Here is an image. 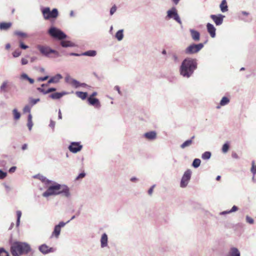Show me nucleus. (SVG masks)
I'll return each mask as SVG.
<instances>
[{
	"label": "nucleus",
	"instance_id": "nucleus-53",
	"mask_svg": "<svg viewBox=\"0 0 256 256\" xmlns=\"http://www.w3.org/2000/svg\"><path fill=\"white\" fill-rule=\"evenodd\" d=\"M48 78V76H46L42 78H38V81H44L46 80Z\"/></svg>",
	"mask_w": 256,
	"mask_h": 256
},
{
	"label": "nucleus",
	"instance_id": "nucleus-45",
	"mask_svg": "<svg viewBox=\"0 0 256 256\" xmlns=\"http://www.w3.org/2000/svg\"><path fill=\"white\" fill-rule=\"evenodd\" d=\"M40 100L39 98H36V99H31L30 100V104L33 106L35 104H36Z\"/></svg>",
	"mask_w": 256,
	"mask_h": 256
},
{
	"label": "nucleus",
	"instance_id": "nucleus-47",
	"mask_svg": "<svg viewBox=\"0 0 256 256\" xmlns=\"http://www.w3.org/2000/svg\"><path fill=\"white\" fill-rule=\"evenodd\" d=\"M86 176V174L84 172H82L80 173L76 178V180H78L82 178H84Z\"/></svg>",
	"mask_w": 256,
	"mask_h": 256
},
{
	"label": "nucleus",
	"instance_id": "nucleus-35",
	"mask_svg": "<svg viewBox=\"0 0 256 256\" xmlns=\"http://www.w3.org/2000/svg\"><path fill=\"white\" fill-rule=\"evenodd\" d=\"M211 156V153L209 152H206L202 154V158L204 160H208Z\"/></svg>",
	"mask_w": 256,
	"mask_h": 256
},
{
	"label": "nucleus",
	"instance_id": "nucleus-40",
	"mask_svg": "<svg viewBox=\"0 0 256 256\" xmlns=\"http://www.w3.org/2000/svg\"><path fill=\"white\" fill-rule=\"evenodd\" d=\"M238 208L236 206H234L232 209L230 211H225L222 212V214H229L234 212H236L238 210Z\"/></svg>",
	"mask_w": 256,
	"mask_h": 256
},
{
	"label": "nucleus",
	"instance_id": "nucleus-62",
	"mask_svg": "<svg viewBox=\"0 0 256 256\" xmlns=\"http://www.w3.org/2000/svg\"><path fill=\"white\" fill-rule=\"evenodd\" d=\"M5 188L7 190H10L11 189L10 187L7 185H5Z\"/></svg>",
	"mask_w": 256,
	"mask_h": 256
},
{
	"label": "nucleus",
	"instance_id": "nucleus-57",
	"mask_svg": "<svg viewBox=\"0 0 256 256\" xmlns=\"http://www.w3.org/2000/svg\"><path fill=\"white\" fill-rule=\"evenodd\" d=\"M232 156L234 158H238V156L236 152H234L232 153Z\"/></svg>",
	"mask_w": 256,
	"mask_h": 256
},
{
	"label": "nucleus",
	"instance_id": "nucleus-30",
	"mask_svg": "<svg viewBox=\"0 0 256 256\" xmlns=\"http://www.w3.org/2000/svg\"><path fill=\"white\" fill-rule=\"evenodd\" d=\"M32 116L31 114H29L28 120V126L30 130L32 129Z\"/></svg>",
	"mask_w": 256,
	"mask_h": 256
},
{
	"label": "nucleus",
	"instance_id": "nucleus-51",
	"mask_svg": "<svg viewBox=\"0 0 256 256\" xmlns=\"http://www.w3.org/2000/svg\"><path fill=\"white\" fill-rule=\"evenodd\" d=\"M21 62H22V65L26 64L28 63V60L24 58H22V59Z\"/></svg>",
	"mask_w": 256,
	"mask_h": 256
},
{
	"label": "nucleus",
	"instance_id": "nucleus-13",
	"mask_svg": "<svg viewBox=\"0 0 256 256\" xmlns=\"http://www.w3.org/2000/svg\"><path fill=\"white\" fill-rule=\"evenodd\" d=\"M88 101L90 105L93 106L96 108H99L100 106V101L98 98L90 96L88 98Z\"/></svg>",
	"mask_w": 256,
	"mask_h": 256
},
{
	"label": "nucleus",
	"instance_id": "nucleus-42",
	"mask_svg": "<svg viewBox=\"0 0 256 256\" xmlns=\"http://www.w3.org/2000/svg\"><path fill=\"white\" fill-rule=\"evenodd\" d=\"M7 176V174L6 172H4L2 170H0V179L2 180L4 178Z\"/></svg>",
	"mask_w": 256,
	"mask_h": 256
},
{
	"label": "nucleus",
	"instance_id": "nucleus-34",
	"mask_svg": "<svg viewBox=\"0 0 256 256\" xmlns=\"http://www.w3.org/2000/svg\"><path fill=\"white\" fill-rule=\"evenodd\" d=\"M14 118L16 120L20 119V113L16 109H14L12 111Z\"/></svg>",
	"mask_w": 256,
	"mask_h": 256
},
{
	"label": "nucleus",
	"instance_id": "nucleus-48",
	"mask_svg": "<svg viewBox=\"0 0 256 256\" xmlns=\"http://www.w3.org/2000/svg\"><path fill=\"white\" fill-rule=\"evenodd\" d=\"M174 19L178 22L179 24H182L181 20L178 14H175V16H174Z\"/></svg>",
	"mask_w": 256,
	"mask_h": 256
},
{
	"label": "nucleus",
	"instance_id": "nucleus-44",
	"mask_svg": "<svg viewBox=\"0 0 256 256\" xmlns=\"http://www.w3.org/2000/svg\"><path fill=\"white\" fill-rule=\"evenodd\" d=\"M20 47L24 50H26L28 48V46L25 45L21 40H20Z\"/></svg>",
	"mask_w": 256,
	"mask_h": 256
},
{
	"label": "nucleus",
	"instance_id": "nucleus-58",
	"mask_svg": "<svg viewBox=\"0 0 256 256\" xmlns=\"http://www.w3.org/2000/svg\"><path fill=\"white\" fill-rule=\"evenodd\" d=\"M58 118L59 119L62 118V114L60 110H59V112H58Z\"/></svg>",
	"mask_w": 256,
	"mask_h": 256
},
{
	"label": "nucleus",
	"instance_id": "nucleus-39",
	"mask_svg": "<svg viewBox=\"0 0 256 256\" xmlns=\"http://www.w3.org/2000/svg\"><path fill=\"white\" fill-rule=\"evenodd\" d=\"M14 34L18 36H19L20 37H21V38H26L27 37V35L26 34L21 32H19V31L15 32Z\"/></svg>",
	"mask_w": 256,
	"mask_h": 256
},
{
	"label": "nucleus",
	"instance_id": "nucleus-6",
	"mask_svg": "<svg viewBox=\"0 0 256 256\" xmlns=\"http://www.w3.org/2000/svg\"><path fill=\"white\" fill-rule=\"evenodd\" d=\"M204 47L202 43L198 44H192L188 46L185 52L187 54H192L199 52Z\"/></svg>",
	"mask_w": 256,
	"mask_h": 256
},
{
	"label": "nucleus",
	"instance_id": "nucleus-2",
	"mask_svg": "<svg viewBox=\"0 0 256 256\" xmlns=\"http://www.w3.org/2000/svg\"><path fill=\"white\" fill-rule=\"evenodd\" d=\"M196 68V62L194 59L188 58L182 62L180 68V73L182 76L189 78Z\"/></svg>",
	"mask_w": 256,
	"mask_h": 256
},
{
	"label": "nucleus",
	"instance_id": "nucleus-56",
	"mask_svg": "<svg viewBox=\"0 0 256 256\" xmlns=\"http://www.w3.org/2000/svg\"><path fill=\"white\" fill-rule=\"evenodd\" d=\"M16 168V166H12L11 168H10V169L9 170V172L10 173H12L15 172Z\"/></svg>",
	"mask_w": 256,
	"mask_h": 256
},
{
	"label": "nucleus",
	"instance_id": "nucleus-25",
	"mask_svg": "<svg viewBox=\"0 0 256 256\" xmlns=\"http://www.w3.org/2000/svg\"><path fill=\"white\" fill-rule=\"evenodd\" d=\"M76 96L82 100H84L88 96V94L86 92H76Z\"/></svg>",
	"mask_w": 256,
	"mask_h": 256
},
{
	"label": "nucleus",
	"instance_id": "nucleus-33",
	"mask_svg": "<svg viewBox=\"0 0 256 256\" xmlns=\"http://www.w3.org/2000/svg\"><path fill=\"white\" fill-rule=\"evenodd\" d=\"M200 162H201V161L200 159L195 158L193 161L192 165L194 168H196L200 166Z\"/></svg>",
	"mask_w": 256,
	"mask_h": 256
},
{
	"label": "nucleus",
	"instance_id": "nucleus-43",
	"mask_svg": "<svg viewBox=\"0 0 256 256\" xmlns=\"http://www.w3.org/2000/svg\"><path fill=\"white\" fill-rule=\"evenodd\" d=\"M30 110L31 107L28 105L26 106L23 110L24 112H30Z\"/></svg>",
	"mask_w": 256,
	"mask_h": 256
},
{
	"label": "nucleus",
	"instance_id": "nucleus-7",
	"mask_svg": "<svg viewBox=\"0 0 256 256\" xmlns=\"http://www.w3.org/2000/svg\"><path fill=\"white\" fill-rule=\"evenodd\" d=\"M191 177V171L190 170H186L180 182V186L182 188L186 187L188 181L190 180Z\"/></svg>",
	"mask_w": 256,
	"mask_h": 256
},
{
	"label": "nucleus",
	"instance_id": "nucleus-28",
	"mask_svg": "<svg viewBox=\"0 0 256 256\" xmlns=\"http://www.w3.org/2000/svg\"><path fill=\"white\" fill-rule=\"evenodd\" d=\"M123 30H119L116 34V37L118 40H121L123 38Z\"/></svg>",
	"mask_w": 256,
	"mask_h": 256
},
{
	"label": "nucleus",
	"instance_id": "nucleus-3",
	"mask_svg": "<svg viewBox=\"0 0 256 256\" xmlns=\"http://www.w3.org/2000/svg\"><path fill=\"white\" fill-rule=\"evenodd\" d=\"M62 194L66 196H70L69 188L64 185L56 184L50 186L48 190L43 193L42 196L44 197H48L52 195H57Z\"/></svg>",
	"mask_w": 256,
	"mask_h": 256
},
{
	"label": "nucleus",
	"instance_id": "nucleus-46",
	"mask_svg": "<svg viewBox=\"0 0 256 256\" xmlns=\"http://www.w3.org/2000/svg\"><path fill=\"white\" fill-rule=\"evenodd\" d=\"M116 7L115 5L114 6H112V8H110V15H112L116 12Z\"/></svg>",
	"mask_w": 256,
	"mask_h": 256
},
{
	"label": "nucleus",
	"instance_id": "nucleus-54",
	"mask_svg": "<svg viewBox=\"0 0 256 256\" xmlns=\"http://www.w3.org/2000/svg\"><path fill=\"white\" fill-rule=\"evenodd\" d=\"M154 187V186H153L149 189L148 193L150 195H152V194Z\"/></svg>",
	"mask_w": 256,
	"mask_h": 256
},
{
	"label": "nucleus",
	"instance_id": "nucleus-60",
	"mask_svg": "<svg viewBox=\"0 0 256 256\" xmlns=\"http://www.w3.org/2000/svg\"><path fill=\"white\" fill-rule=\"evenodd\" d=\"M172 58L175 62H176L178 60V57L176 54H174Z\"/></svg>",
	"mask_w": 256,
	"mask_h": 256
},
{
	"label": "nucleus",
	"instance_id": "nucleus-22",
	"mask_svg": "<svg viewBox=\"0 0 256 256\" xmlns=\"http://www.w3.org/2000/svg\"><path fill=\"white\" fill-rule=\"evenodd\" d=\"M194 138V136H192L190 140H187L185 141L181 146L180 147L182 148H184L186 146H188L192 144V139Z\"/></svg>",
	"mask_w": 256,
	"mask_h": 256
},
{
	"label": "nucleus",
	"instance_id": "nucleus-19",
	"mask_svg": "<svg viewBox=\"0 0 256 256\" xmlns=\"http://www.w3.org/2000/svg\"><path fill=\"white\" fill-rule=\"evenodd\" d=\"M220 10L222 12H224L228 10V6L226 0H222L220 6Z\"/></svg>",
	"mask_w": 256,
	"mask_h": 256
},
{
	"label": "nucleus",
	"instance_id": "nucleus-52",
	"mask_svg": "<svg viewBox=\"0 0 256 256\" xmlns=\"http://www.w3.org/2000/svg\"><path fill=\"white\" fill-rule=\"evenodd\" d=\"M49 126L50 128L54 129L55 126V122L53 120H50Z\"/></svg>",
	"mask_w": 256,
	"mask_h": 256
},
{
	"label": "nucleus",
	"instance_id": "nucleus-29",
	"mask_svg": "<svg viewBox=\"0 0 256 256\" xmlns=\"http://www.w3.org/2000/svg\"><path fill=\"white\" fill-rule=\"evenodd\" d=\"M230 102V100L226 96H224L222 98L220 102V105L222 106H225L227 104Z\"/></svg>",
	"mask_w": 256,
	"mask_h": 256
},
{
	"label": "nucleus",
	"instance_id": "nucleus-26",
	"mask_svg": "<svg viewBox=\"0 0 256 256\" xmlns=\"http://www.w3.org/2000/svg\"><path fill=\"white\" fill-rule=\"evenodd\" d=\"M20 78L22 80H28L31 84H32L34 82V80L32 78H29L28 76L26 74H22L20 76Z\"/></svg>",
	"mask_w": 256,
	"mask_h": 256
},
{
	"label": "nucleus",
	"instance_id": "nucleus-55",
	"mask_svg": "<svg viewBox=\"0 0 256 256\" xmlns=\"http://www.w3.org/2000/svg\"><path fill=\"white\" fill-rule=\"evenodd\" d=\"M56 90L55 88H50L48 90H46V92L50 93V92H54Z\"/></svg>",
	"mask_w": 256,
	"mask_h": 256
},
{
	"label": "nucleus",
	"instance_id": "nucleus-12",
	"mask_svg": "<svg viewBox=\"0 0 256 256\" xmlns=\"http://www.w3.org/2000/svg\"><path fill=\"white\" fill-rule=\"evenodd\" d=\"M38 249L40 252L44 254H46L50 252H53L55 250L54 248H50L46 244H43L40 246Z\"/></svg>",
	"mask_w": 256,
	"mask_h": 256
},
{
	"label": "nucleus",
	"instance_id": "nucleus-5",
	"mask_svg": "<svg viewBox=\"0 0 256 256\" xmlns=\"http://www.w3.org/2000/svg\"><path fill=\"white\" fill-rule=\"evenodd\" d=\"M48 33L53 38L58 40H63L66 38V35L62 31L54 27L51 28Z\"/></svg>",
	"mask_w": 256,
	"mask_h": 256
},
{
	"label": "nucleus",
	"instance_id": "nucleus-15",
	"mask_svg": "<svg viewBox=\"0 0 256 256\" xmlns=\"http://www.w3.org/2000/svg\"><path fill=\"white\" fill-rule=\"evenodd\" d=\"M190 32L192 36V38L194 41H198L200 38V32L194 30H190Z\"/></svg>",
	"mask_w": 256,
	"mask_h": 256
},
{
	"label": "nucleus",
	"instance_id": "nucleus-16",
	"mask_svg": "<svg viewBox=\"0 0 256 256\" xmlns=\"http://www.w3.org/2000/svg\"><path fill=\"white\" fill-rule=\"evenodd\" d=\"M146 138L150 140H154L156 137V133L154 131L148 132L144 134Z\"/></svg>",
	"mask_w": 256,
	"mask_h": 256
},
{
	"label": "nucleus",
	"instance_id": "nucleus-41",
	"mask_svg": "<svg viewBox=\"0 0 256 256\" xmlns=\"http://www.w3.org/2000/svg\"><path fill=\"white\" fill-rule=\"evenodd\" d=\"M21 53L22 52L20 50H16L13 52L12 56L14 58H17L21 54Z\"/></svg>",
	"mask_w": 256,
	"mask_h": 256
},
{
	"label": "nucleus",
	"instance_id": "nucleus-18",
	"mask_svg": "<svg viewBox=\"0 0 256 256\" xmlns=\"http://www.w3.org/2000/svg\"><path fill=\"white\" fill-rule=\"evenodd\" d=\"M101 246L102 248L105 247L108 244V236L106 234H104L100 240Z\"/></svg>",
	"mask_w": 256,
	"mask_h": 256
},
{
	"label": "nucleus",
	"instance_id": "nucleus-31",
	"mask_svg": "<svg viewBox=\"0 0 256 256\" xmlns=\"http://www.w3.org/2000/svg\"><path fill=\"white\" fill-rule=\"evenodd\" d=\"M175 14H177L176 10L175 8H173L168 12V16L170 18L174 17L175 16Z\"/></svg>",
	"mask_w": 256,
	"mask_h": 256
},
{
	"label": "nucleus",
	"instance_id": "nucleus-27",
	"mask_svg": "<svg viewBox=\"0 0 256 256\" xmlns=\"http://www.w3.org/2000/svg\"><path fill=\"white\" fill-rule=\"evenodd\" d=\"M63 94L60 92H55L51 94L49 96L52 99H59L62 97Z\"/></svg>",
	"mask_w": 256,
	"mask_h": 256
},
{
	"label": "nucleus",
	"instance_id": "nucleus-14",
	"mask_svg": "<svg viewBox=\"0 0 256 256\" xmlns=\"http://www.w3.org/2000/svg\"><path fill=\"white\" fill-rule=\"evenodd\" d=\"M206 28L208 32L210 34V36L212 38L216 36V29L214 26L210 23H208L206 24Z\"/></svg>",
	"mask_w": 256,
	"mask_h": 256
},
{
	"label": "nucleus",
	"instance_id": "nucleus-49",
	"mask_svg": "<svg viewBox=\"0 0 256 256\" xmlns=\"http://www.w3.org/2000/svg\"><path fill=\"white\" fill-rule=\"evenodd\" d=\"M246 222L250 224H252L254 222V220L252 218L248 216H246Z\"/></svg>",
	"mask_w": 256,
	"mask_h": 256
},
{
	"label": "nucleus",
	"instance_id": "nucleus-10",
	"mask_svg": "<svg viewBox=\"0 0 256 256\" xmlns=\"http://www.w3.org/2000/svg\"><path fill=\"white\" fill-rule=\"evenodd\" d=\"M82 146L78 142H72L69 146V150L74 153H76L81 150Z\"/></svg>",
	"mask_w": 256,
	"mask_h": 256
},
{
	"label": "nucleus",
	"instance_id": "nucleus-63",
	"mask_svg": "<svg viewBox=\"0 0 256 256\" xmlns=\"http://www.w3.org/2000/svg\"><path fill=\"white\" fill-rule=\"evenodd\" d=\"M10 44H6V49L8 50V49H10Z\"/></svg>",
	"mask_w": 256,
	"mask_h": 256
},
{
	"label": "nucleus",
	"instance_id": "nucleus-36",
	"mask_svg": "<svg viewBox=\"0 0 256 256\" xmlns=\"http://www.w3.org/2000/svg\"><path fill=\"white\" fill-rule=\"evenodd\" d=\"M229 148H230V146H229V144L226 142V143H225L223 146H222V151L224 153H226L228 152V150H229Z\"/></svg>",
	"mask_w": 256,
	"mask_h": 256
},
{
	"label": "nucleus",
	"instance_id": "nucleus-4",
	"mask_svg": "<svg viewBox=\"0 0 256 256\" xmlns=\"http://www.w3.org/2000/svg\"><path fill=\"white\" fill-rule=\"evenodd\" d=\"M42 12L45 20L56 18L58 14V10L56 8H54L50 11L49 8H45L42 10Z\"/></svg>",
	"mask_w": 256,
	"mask_h": 256
},
{
	"label": "nucleus",
	"instance_id": "nucleus-61",
	"mask_svg": "<svg viewBox=\"0 0 256 256\" xmlns=\"http://www.w3.org/2000/svg\"><path fill=\"white\" fill-rule=\"evenodd\" d=\"M97 95L96 92H94L90 96H92V98H94V96Z\"/></svg>",
	"mask_w": 256,
	"mask_h": 256
},
{
	"label": "nucleus",
	"instance_id": "nucleus-24",
	"mask_svg": "<svg viewBox=\"0 0 256 256\" xmlns=\"http://www.w3.org/2000/svg\"><path fill=\"white\" fill-rule=\"evenodd\" d=\"M60 44L63 47H72L74 46L72 42L67 40H62Z\"/></svg>",
	"mask_w": 256,
	"mask_h": 256
},
{
	"label": "nucleus",
	"instance_id": "nucleus-59",
	"mask_svg": "<svg viewBox=\"0 0 256 256\" xmlns=\"http://www.w3.org/2000/svg\"><path fill=\"white\" fill-rule=\"evenodd\" d=\"M27 144H24L22 146V150H25L27 148Z\"/></svg>",
	"mask_w": 256,
	"mask_h": 256
},
{
	"label": "nucleus",
	"instance_id": "nucleus-11",
	"mask_svg": "<svg viewBox=\"0 0 256 256\" xmlns=\"http://www.w3.org/2000/svg\"><path fill=\"white\" fill-rule=\"evenodd\" d=\"M65 224L66 223L64 222H60L56 226L52 236H54L56 238H58L60 234L61 228L64 226Z\"/></svg>",
	"mask_w": 256,
	"mask_h": 256
},
{
	"label": "nucleus",
	"instance_id": "nucleus-50",
	"mask_svg": "<svg viewBox=\"0 0 256 256\" xmlns=\"http://www.w3.org/2000/svg\"><path fill=\"white\" fill-rule=\"evenodd\" d=\"M37 90H38L39 92H42L44 94H48V92H46V90H44V89L42 88H37Z\"/></svg>",
	"mask_w": 256,
	"mask_h": 256
},
{
	"label": "nucleus",
	"instance_id": "nucleus-8",
	"mask_svg": "<svg viewBox=\"0 0 256 256\" xmlns=\"http://www.w3.org/2000/svg\"><path fill=\"white\" fill-rule=\"evenodd\" d=\"M38 49L40 53L44 56H48L50 54L56 53V52L50 49L48 46L38 45L37 46Z\"/></svg>",
	"mask_w": 256,
	"mask_h": 256
},
{
	"label": "nucleus",
	"instance_id": "nucleus-20",
	"mask_svg": "<svg viewBox=\"0 0 256 256\" xmlns=\"http://www.w3.org/2000/svg\"><path fill=\"white\" fill-rule=\"evenodd\" d=\"M12 26L11 22H1L0 23V30H7Z\"/></svg>",
	"mask_w": 256,
	"mask_h": 256
},
{
	"label": "nucleus",
	"instance_id": "nucleus-9",
	"mask_svg": "<svg viewBox=\"0 0 256 256\" xmlns=\"http://www.w3.org/2000/svg\"><path fill=\"white\" fill-rule=\"evenodd\" d=\"M210 17L216 26H219L222 23L224 16L220 14L218 15L212 14Z\"/></svg>",
	"mask_w": 256,
	"mask_h": 256
},
{
	"label": "nucleus",
	"instance_id": "nucleus-23",
	"mask_svg": "<svg viewBox=\"0 0 256 256\" xmlns=\"http://www.w3.org/2000/svg\"><path fill=\"white\" fill-rule=\"evenodd\" d=\"M62 78V76L60 74H57L55 76H54L50 78L48 81V83H56L58 82L60 78Z\"/></svg>",
	"mask_w": 256,
	"mask_h": 256
},
{
	"label": "nucleus",
	"instance_id": "nucleus-64",
	"mask_svg": "<svg viewBox=\"0 0 256 256\" xmlns=\"http://www.w3.org/2000/svg\"><path fill=\"white\" fill-rule=\"evenodd\" d=\"M172 1L175 4H177L178 3L180 0H172Z\"/></svg>",
	"mask_w": 256,
	"mask_h": 256
},
{
	"label": "nucleus",
	"instance_id": "nucleus-32",
	"mask_svg": "<svg viewBox=\"0 0 256 256\" xmlns=\"http://www.w3.org/2000/svg\"><path fill=\"white\" fill-rule=\"evenodd\" d=\"M96 52L95 50H88L84 52L82 54L84 56H94L96 55Z\"/></svg>",
	"mask_w": 256,
	"mask_h": 256
},
{
	"label": "nucleus",
	"instance_id": "nucleus-1",
	"mask_svg": "<svg viewBox=\"0 0 256 256\" xmlns=\"http://www.w3.org/2000/svg\"><path fill=\"white\" fill-rule=\"evenodd\" d=\"M10 251L12 256H20L28 254L30 247L26 242H15L12 244Z\"/></svg>",
	"mask_w": 256,
	"mask_h": 256
},
{
	"label": "nucleus",
	"instance_id": "nucleus-38",
	"mask_svg": "<svg viewBox=\"0 0 256 256\" xmlns=\"http://www.w3.org/2000/svg\"><path fill=\"white\" fill-rule=\"evenodd\" d=\"M0 256H10L8 252L4 248H0Z\"/></svg>",
	"mask_w": 256,
	"mask_h": 256
},
{
	"label": "nucleus",
	"instance_id": "nucleus-21",
	"mask_svg": "<svg viewBox=\"0 0 256 256\" xmlns=\"http://www.w3.org/2000/svg\"><path fill=\"white\" fill-rule=\"evenodd\" d=\"M228 256H240V252L236 248H232L230 249Z\"/></svg>",
	"mask_w": 256,
	"mask_h": 256
},
{
	"label": "nucleus",
	"instance_id": "nucleus-37",
	"mask_svg": "<svg viewBox=\"0 0 256 256\" xmlns=\"http://www.w3.org/2000/svg\"><path fill=\"white\" fill-rule=\"evenodd\" d=\"M16 216H17V222H16V226H18L20 224V218L22 216V212L20 210H18L16 212Z\"/></svg>",
	"mask_w": 256,
	"mask_h": 256
},
{
	"label": "nucleus",
	"instance_id": "nucleus-17",
	"mask_svg": "<svg viewBox=\"0 0 256 256\" xmlns=\"http://www.w3.org/2000/svg\"><path fill=\"white\" fill-rule=\"evenodd\" d=\"M9 84L7 81L4 82L0 87L1 92H7L9 90Z\"/></svg>",
	"mask_w": 256,
	"mask_h": 256
}]
</instances>
